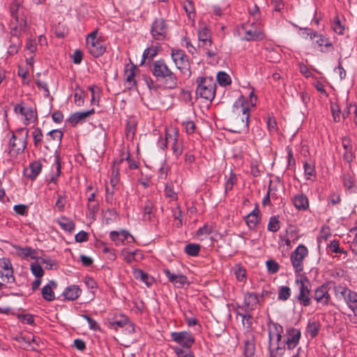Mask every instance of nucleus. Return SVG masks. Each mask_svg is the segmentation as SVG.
Segmentation results:
<instances>
[{"label": "nucleus", "instance_id": "obj_1", "mask_svg": "<svg viewBox=\"0 0 357 357\" xmlns=\"http://www.w3.org/2000/svg\"><path fill=\"white\" fill-rule=\"evenodd\" d=\"M274 331H269V350L273 357H300L301 348L296 349L282 348L280 347L282 329L280 326L273 325Z\"/></svg>", "mask_w": 357, "mask_h": 357}, {"label": "nucleus", "instance_id": "obj_2", "mask_svg": "<svg viewBox=\"0 0 357 357\" xmlns=\"http://www.w3.org/2000/svg\"><path fill=\"white\" fill-rule=\"evenodd\" d=\"M153 75L158 81H162L167 89H174L178 86V78L164 59L153 62L151 66Z\"/></svg>", "mask_w": 357, "mask_h": 357}, {"label": "nucleus", "instance_id": "obj_3", "mask_svg": "<svg viewBox=\"0 0 357 357\" xmlns=\"http://www.w3.org/2000/svg\"><path fill=\"white\" fill-rule=\"evenodd\" d=\"M197 84L196 95L206 100L212 101L215 95V81L211 77H199Z\"/></svg>", "mask_w": 357, "mask_h": 357}, {"label": "nucleus", "instance_id": "obj_4", "mask_svg": "<svg viewBox=\"0 0 357 357\" xmlns=\"http://www.w3.org/2000/svg\"><path fill=\"white\" fill-rule=\"evenodd\" d=\"M171 58L181 74L187 77L191 75L190 61L185 52L180 49H172Z\"/></svg>", "mask_w": 357, "mask_h": 357}, {"label": "nucleus", "instance_id": "obj_5", "mask_svg": "<svg viewBox=\"0 0 357 357\" xmlns=\"http://www.w3.org/2000/svg\"><path fill=\"white\" fill-rule=\"evenodd\" d=\"M86 44L88 52L93 57L98 58L106 51L105 42L100 37H98L97 30H94L87 35Z\"/></svg>", "mask_w": 357, "mask_h": 357}, {"label": "nucleus", "instance_id": "obj_6", "mask_svg": "<svg viewBox=\"0 0 357 357\" xmlns=\"http://www.w3.org/2000/svg\"><path fill=\"white\" fill-rule=\"evenodd\" d=\"M29 130H22L17 134H13L9 142L8 153L10 156L22 154L26 146Z\"/></svg>", "mask_w": 357, "mask_h": 357}, {"label": "nucleus", "instance_id": "obj_7", "mask_svg": "<svg viewBox=\"0 0 357 357\" xmlns=\"http://www.w3.org/2000/svg\"><path fill=\"white\" fill-rule=\"evenodd\" d=\"M337 298H342L348 307L357 316V293L343 286H338L335 289Z\"/></svg>", "mask_w": 357, "mask_h": 357}, {"label": "nucleus", "instance_id": "obj_8", "mask_svg": "<svg viewBox=\"0 0 357 357\" xmlns=\"http://www.w3.org/2000/svg\"><path fill=\"white\" fill-rule=\"evenodd\" d=\"M168 31L169 25L162 17L155 19L150 26V33L155 40H164L167 36Z\"/></svg>", "mask_w": 357, "mask_h": 357}, {"label": "nucleus", "instance_id": "obj_9", "mask_svg": "<svg viewBox=\"0 0 357 357\" xmlns=\"http://www.w3.org/2000/svg\"><path fill=\"white\" fill-rule=\"evenodd\" d=\"M14 112L18 116H20L21 120L26 126L34 123L37 120L36 112L31 106L23 102L14 106Z\"/></svg>", "mask_w": 357, "mask_h": 357}, {"label": "nucleus", "instance_id": "obj_10", "mask_svg": "<svg viewBox=\"0 0 357 357\" xmlns=\"http://www.w3.org/2000/svg\"><path fill=\"white\" fill-rule=\"evenodd\" d=\"M295 282L299 287V294L297 297L298 301L303 306L310 305L311 300L310 297V284L309 280L304 275H298L296 278Z\"/></svg>", "mask_w": 357, "mask_h": 357}, {"label": "nucleus", "instance_id": "obj_11", "mask_svg": "<svg viewBox=\"0 0 357 357\" xmlns=\"http://www.w3.org/2000/svg\"><path fill=\"white\" fill-rule=\"evenodd\" d=\"M307 36L310 40H313V47L322 53L327 52L328 48L333 47V44L330 39L323 34L312 31L307 33Z\"/></svg>", "mask_w": 357, "mask_h": 357}, {"label": "nucleus", "instance_id": "obj_12", "mask_svg": "<svg viewBox=\"0 0 357 357\" xmlns=\"http://www.w3.org/2000/svg\"><path fill=\"white\" fill-rule=\"evenodd\" d=\"M160 146L161 148L171 147L174 155H178L182 153L181 144L178 142V132L174 129L166 132L165 139L160 142Z\"/></svg>", "mask_w": 357, "mask_h": 357}, {"label": "nucleus", "instance_id": "obj_13", "mask_svg": "<svg viewBox=\"0 0 357 357\" xmlns=\"http://www.w3.org/2000/svg\"><path fill=\"white\" fill-rule=\"evenodd\" d=\"M234 108L236 109V112H242V116L241 117L238 116L234 119V123L236 128L235 132H241L248 130L249 123V108L244 106L243 104L238 105L237 102L234 105Z\"/></svg>", "mask_w": 357, "mask_h": 357}, {"label": "nucleus", "instance_id": "obj_14", "mask_svg": "<svg viewBox=\"0 0 357 357\" xmlns=\"http://www.w3.org/2000/svg\"><path fill=\"white\" fill-rule=\"evenodd\" d=\"M171 339L180 347L190 349L194 344L195 339L194 335L188 331L172 332Z\"/></svg>", "mask_w": 357, "mask_h": 357}, {"label": "nucleus", "instance_id": "obj_15", "mask_svg": "<svg viewBox=\"0 0 357 357\" xmlns=\"http://www.w3.org/2000/svg\"><path fill=\"white\" fill-rule=\"evenodd\" d=\"M241 33L245 40H258L264 38L261 27L255 23L245 24L241 26Z\"/></svg>", "mask_w": 357, "mask_h": 357}, {"label": "nucleus", "instance_id": "obj_16", "mask_svg": "<svg viewBox=\"0 0 357 357\" xmlns=\"http://www.w3.org/2000/svg\"><path fill=\"white\" fill-rule=\"evenodd\" d=\"M308 255L307 248L299 245L291 255V262L296 273L303 270V259Z\"/></svg>", "mask_w": 357, "mask_h": 357}, {"label": "nucleus", "instance_id": "obj_17", "mask_svg": "<svg viewBox=\"0 0 357 357\" xmlns=\"http://www.w3.org/2000/svg\"><path fill=\"white\" fill-rule=\"evenodd\" d=\"M0 277L7 282L14 281L12 264L8 258L0 259Z\"/></svg>", "mask_w": 357, "mask_h": 357}, {"label": "nucleus", "instance_id": "obj_18", "mask_svg": "<svg viewBox=\"0 0 357 357\" xmlns=\"http://www.w3.org/2000/svg\"><path fill=\"white\" fill-rule=\"evenodd\" d=\"M108 327L110 329L117 331L119 328L124 327H132V324L128 321V318L123 315L119 314L107 318ZM133 331V328H132Z\"/></svg>", "mask_w": 357, "mask_h": 357}, {"label": "nucleus", "instance_id": "obj_19", "mask_svg": "<svg viewBox=\"0 0 357 357\" xmlns=\"http://www.w3.org/2000/svg\"><path fill=\"white\" fill-rule=\"evenodd\" d=\"M300 338L301 332L299 330L293 328L288 329L282 348L296 349Z\"/></svg>", "mask_w": 357, "mask_h": 357}, {"label": "nucleus", "instance_id": "obj_20", "mask_svg": "<svg viewBox=\"0 0 357 357\" xmlns=\"http://www.w3.org/2000/svg\"><path fill=\"white\" fill-rule=\"evenodd\" d=\"M109 237L116 245L125 244L126 243H131L134 241L132 236L126 230L120 231H112L109 234Z\"/></svg>", "mask_w": 357, "mask_h": 357}, {"label": "nucleus", "instance_id": "obj_21", "mask_svg": "<svg viewBox=\"0 0 357 357\" xmlns=\"http://www.w3.org/2000/svg\"><path fill=\"white\" fill-rule=\"evenodd\" d=\"M165 275L176 288H183L185 285L188 284V281L184 275L175 274L172 273L169 269H164Z\"/></svg>", "mask_w": 357, "mask_h": 357}, {"label": "nucleus", "instance_id": "obj_22", "mask_svg": "<svg viewBox=\"0 0 357 357\" xmlns=\"http://www.w3.org/2000/svg\"><path fill=\"white\" fill-rule=\"evenodd\" d=\"M136 70L137 67L132 63L128 64L125 67L124 79L126 82V87L129 89H132L136 85V81L135 79Z\"/></svg>", "mask_w": 357, "mask_h": 357}, {"label": "nucleus", "instance_id": "obj_23", "mask_svg": "<svg viewBox=\"0 0 357 357\" xmlns=\"http://www.w3.org/2000/svg\"><path fill=\"white\" fill-rule=\"evenodd\" d=\"M314 299L317 303L327 305L330 299L328 287L325 285L319 287L314 291Z\"/></svg>", "mask_w": 357, "mask_h": 357}, {"label": "nucleus", "instance_id": "obj_24", "mask_svg": "<svg viewBox=\"0 0 357 357\" xmlns=\"http://www.w3.org/2000/svg\"><path fill=\"white\" fill-rule=\"evenodd\" d=\"M198 39L199 47L207 49V47L211 46V33L206 26H202L198 30Z\"/></svg>", "mask_w": 357, "mask_h": 357}, {"label": "nucleus", "instance_id": "obj_25", "mask_svg": "<svg viewBox=\"0 0 357 357\" xmlns=\"http://www.w3.org/2000/svg\"><path fill=\"white\" fill-rule=\"evenodd\" d=\"M41 168V162L40 161H34L24 169V174L26 177L33 180L40 172Z\"/></svg>", "mask_w": 357, "mask_h": 357}, {"label": "nucleus", "instance_id": "obj_26", "mask_svg": "<svg viewBox=\"0 0 357 357\" xmlns=\"http://www.w3.org/2000/svg\"><path fill=\"white\" fill-rule=\"evenodd\" d=\"M15 252L19 257H21L24 259H28L29 258L35 259L36 258V252L33 250L31 248L26 246V247H20L18 245L14 246Z\"/></svg>", "mask_w": 357, "mask_h": 357}, {"label": "nucleus", "instance_id": "obj_27", "mask_svg": "<svg viewBox=\"0 0 357 357\" xmlns=\"http://www.w3.org/2000/svg\"><path fill=\"white\" fill-rule=\"evenodd\" d=\"M255 347L254 337L252 334H248L247 339L244 341V356L254 357Z\"/></svg>", "mask_w": 357, "mask_h": 357}, {"label": "nucleus", "instance_id": "obj_28", "mask_svg": "<svg viewBox=\"0 0 357 357\" xmlns=\"http://www.w3.org/2000/svg\"><path fill=\"white\" fill-rule=\"evenodd\" d=\"M56 284L54 281H50L47 285L42 289L43 298L47 301H52L55 299L53 288H56Z\"/></svg>", "mask_w": 357, "mask_h": 357}, {"label": "nucleus", "instance_id": "obj_29", "mask_svg": "<svg viewBox=\"0 0 357 357\" xmlns=\"http://www.w3.org/2000/svg\"><path fill=\"white\" fill-rule=\"evenodd\" d=\"M94 113V109H92L85 112H78L70 115L69 121L74 125L82 122L88 116Z\"/></svg>", "mask_w": 357, "mask_h": 357}, {"label": "nucleus", "instance_id": "obj_30", "mask_svg": "<svg viewBox=\"0 0 357 357\" xmlns=\"http://www.w3.org/2000/svg\"><path fill=\"white\" fill-rule=\"evenodd\" d=\"M81 294V289L76 285H70L68 287L64 292L63 296L69 301L77 299Z\"/></svg>", "mask_w": 357, "mask_h": 357}, {"label": "nucleus", "instance_id": "obj_31", "mask_svg": "<svg viewBox=\"0 0 357 357\" xmlns=\"http://www.w3.org/2000/svg\"><path fill=\"white\" fill-rule=\"evenodd\" d=\"M294 206L299 210H305L308 206V199L306 196L303 194L296 195L293 199Z\"/></svg>", "mask_w": 357, "mask_h": 357}, {"label": "nucleus", "instance_id": "obj_32", "mask_svg": "<svg viewBox=\"0 0 357 357\" xmlns=\"http://www.w3.org/2000/svg\"><path fill=\"white\" fill-rule=\"evenodd\" d=\"M259 302L257 296L254 293H247L244 297L245 305L248 310H253Z\"/></svg>", "mask_w": 357, "mask_h": 357}, {"label": "nucleus", "instance_id": "obj_33", "mask_svg": "<svg viewBox=\"0 0 357 357\" xmlns=\"http://www.w3.org/2000/svg\"><path fill=\"white\" fill-rule=\"evenodd\" d=\"M259 211L258 209L253 210L251 213H250L245 218V221L248 227L250 229H253L255 227L257 224L259 222Z\"/></svg>", "mask_w": 357, "mask_h": 357}, {"label": "nucleus", "instance_id": "obj_34", "mask_svg": "<svg viewBox=\"0 0 357 357\" xmlns=\"http://www.w3.org/2000/svg\"><path fill=\"white\" fill-rule=\"evenodd\" d=\"M22 340L28 344L27 346H24V347L32 350H36L40 343V339L36 336H32L31 337H22Z\"/></svg>", "mask_w": 357, "mask_h": 357}, {"label": "nucleus", "instance_id": "obj_35", "mask_svg": "<svg viewBox=\"0 0 357 357\" xmlns=\"http://www.w3.org/2000/svg\"><path fill=\"white\" fill-rule=\"evenodd\" d=\"M183 8L191 20H194L195 17V6L192 1L185 0L183 2Z\"/></svg>", "mask_w": 357, "mask_h": 357}, {"label": "nucleus", "instance_id": "obj_36", "mask_svg": "<svg viewBox=\"0 0 357 357\" xmlns=\"http://www.w3.org/2000/svg\"><path fill=\"white\" fill-rule=\"evenodd\" d=\"M135 277L136 279H140L142 281H143L148 287L151 286L154 281L153 278L149 275L144 271L141 270H137L135 272Z\"/></svg>", "mask_w": 357, "mask_h": 357}, {"label": "nucleus", "instance_id": "obj_37", "mask_svg": "<svg viewBox=\"0 0 357 357\" xmlns=\"http://www.w3.org/2000/svg\"><path fill=\"white\" fill-rule=\"evenodd\" d=\"M63 132L59 130H53L48 132L47 140V141H54L56 146H58L62 139Z\"/></svg>", "mask_w": 357, "mask_h": 357}, {"label": "nucleus", "instance_id": "obj_38", "mask_svg": "<svg viewBox=\"0 0 357 357\" xmlns=\"http://www.w3.org/2000/svg\"><path fill=\"white\" fill-rule=\"evenodd\" d=\"M158 52V46H151L150 47L146 48L143 53V60L142 63H145V61L148 60L152 59L155 57Z\"/></svg>", "mask_w": 357, "mask_h": 357}, {"label": "nucleus", "instance_id": "obj_39", "mask_svg": "<svg viewBox=\"0 0 357 357\" xmlns=\"http://www.w3.org/2000/svg\"><path fill=\"white\" fill-rule=\"evenodd\" d=\"M333 30L337 33L338 35H343L344 31V26L342 24V21L340 20L338 15L335 16L333 24H332Z\"/></svg>", "mask_w": 357, "mask_h": 357}, {"label": "nucleus", "instance_id": "obj_40", "mask_svg": "<svg viewBox=\"0 0 357 357\" xmlns=\"http://www.w3.org/2000/svg\"><path fill=\"white\" fill-rule=\"evenodd\" d=\"M172 349L176 354L177 357H195L190 349H184L178 346L172 347Z\"/></svg>", "mask_w": 357, "mask_h": 357}, {"label": "nucleus", "instance_id": "obj_41", "mask_svg": "<svg viewBox=\"0 0 357 357\" xmlns=\"http://www.w3.org/2000/svg\"><path fill=\"white\" fill-rule=\"evenodd\" d=\"M58 223L60 225V227L67 231H71L75 229V224L74 222L66 218H61L58 220Z\"/></svg>", "mask_w": 357, "mask_h": 357}, {"label": "nucleus", "instance_id": "obj_42", "mask_svg": "<svg viewBox=\"0 0 357 357\" xmlns=\"http://www.w3.org/2000/svg\"><path fill=\"white\" fill-rule=\"evenodd\" d=\"M217 82L220 86H226L231 84L230 76L225 72H219L217 74Z\"/></svg>", "mask_w": 357, "mask_h": 357}, {"label": "nucleus", "instance_id": "obj_43", "mask_svg": "<svg viewBox=\"0 0 357 357\" xmlns=\"http://www.w3.org/2000/svg\"><path fill=\"white\" fill-rule=\"evenodd\" d=\"M268 230L275 232L280 228V221L278 216H273L270 218L268 226Z\"/></svg>", "mask_w": 357, "mask_h": 357}, {"label": "nucleus", "instance_id": "obj_44", "mask_svg": "<svg viewBox=\"0 0 357 357\" xmlns=\"http://www.w3.org/2000/svg\"><path fill=\"white\" fill-rule=\"evenodd\" d=\"M117 162H114V166L112 169L111 176H110V185L114 188L117 183H119V168L116 167V163Z\"/></svg>", "mask_w": 357, "mask_h": 357}, {"label": "nucleus", "instance_id": "obj_45", "mask_svg": "<svg viewBox=\"0 0 357 357\" xmlns=\"http://www.w3.org/2000/svg\"><path fill=\"white\" fill-rule=\"evenodd\" d=\"M21 8V2L19 0L14 1L10 8V12L13 18L15 19L16 21L19 20L18 13L20 9Z\"/></svg>", "mask_w": 357, "mask_h": 357}, {"label": "nucleus", "instance_id": "obj_46", "mask_svg": "<svg viewBox=\"0 0 357 357\" xmlns=\"http://www.w3.org/2000/svg\"><path fill=\"white\" fill-rule=\"evenodd\" d=\"M319 328L320 324L318 321H312L308 324L307 331L312 337H314L317 335Z\"/></svg>", "mask_w": 357, "mask_h": 357}, {"label": "nucleus", "instance_id": "obj_47", "mask_svg": "<svg viewBox=\"0 0 357 357\" xmlns=\"http://www.w3.org/2000/svg\"><path fill=\"white\" fill-rule=\"evenodd\" d=\"M200 251V246L197 244L190 243L188 244L185 248V252L190 256L198 255Z\"/></svg>", "mask_w": 357, "mask_h": 357}, {"label": "nucleus", "instance_id": "obj_48", "mask_svg": "<svg viewBox=\"0 0 357 357\" xmlns=\"http://www.w3.org/2000/svg\"><path fill=\"white\" fill-rule=\"evenodd\" d=\"M291 295V289L289 287L282 286L280 288L278 291V299L282 301H287Z\"/></svg>", "mask_w": 357, "mask_h": 357}, {"label": "nucleus", "instance_id": "obj_49", "mask_svg": "<svg viewBox=\"0 0 357 357\" xmlns=\"http://www.w3.org/2000/svg\"><path fill=\"white\" fill-rule=\"evenodd\" d=\"M32 136L35 146H38L40 144L43 137L42 130L39 128H35L32 132Z\"/></svg>", "mask_w": 357, "mask_h": 357}, {"label": "nucleus", "instance_id": "obj_50", "mask_svg": "<svg viewBox=\"0 0 357 357\" xmlns=\"http://www.w3.org/2000/svg\"><path fill=\"white\" fill-rule=\"evenodd\" d=\"M153 208V203L150 201L146 202L144 208V217L146 220H151L152 218V210Z\"/></svg>", "mask_w": 357, "mask_h": 357}, {"label": "nucleus", "instance_id": "obj_51", "mask_svg": "<svg viewBox=\"0 0 357 357\" xmlns=\"http://www.w3.org/2000/svg\"><path fill=\"white\" fill-rule=\"evenodd\" d=\"M95 192H92L88 197V208L94 213L98 210V204L95 202Z\"/></svg>", "mask_w": 357, "mask_h": 357}, {"label": "nucleus", "instance_id": "obj_52", "mask_svg": "<svg viewBox=\"0 0 357 357\" xmlns=\"http://www.w3.org/2000/svg\"><path fill=\"white\" fill-rule=\"evenodd\" d=\"M31 271L32 273L38 278H41L44 274V271L38 263H33L31 265Z\"/></svg>", "mask_w": 357, "mask_h": 357}, {"label": "nucleus", "instance_id": "obj_53", "mask_svg": "<svg viewBox=\"0 0 357 357\" xmlns=\"http://www.w3.org/2000/svg\"><path fill=\"white\" fill-rule=\"evenodd\" d=\"M121 256L123 257V259L128 263L130 264L135 261L133 251H130L128 249H123L121 251Z\"/></svg>", "mask_w": 357, "mask_h": 357}, {"label": "nucleus", "instance_id": "obj_54", "mask_svg": "<svg viewBox=\"0 0 357 357\" xmlns=\"http://www.w3.org/2000/svg\"><path fill=\"white\" fill-rule=\"evenodd\" d=\"M236 176L233 173H230V175L225 182V192L231 190L233 188L234 185L236 183Z\"/></svg>", "mask_w": 357, "mask_h": 357}, {"label": "nucleus", "instance_id": "obj_55", "mask_svg": "<svg viewBox=\"0 0 357 357\" xmlns=\"http://www.w3.org/2000/svg\"><path fill=\"white\" fill-rule=\"evenodd\" d=\"M74 101L77 106H82L84 104V91L78 89L74 94Z\"/></svg>", "mask_w": 357, "mask_h": 357}, {"label": "nucleus", "instance_id": "obj_56", "mask_svg": "<svg viewBox=\"0 0 357 357\" xmlns=\"http://www.w3.org/2000/svg\"><path fill=\"white\" fill-rule=\"evenodd\" d=\"M266 267L271 273H275L279 270L278 264L273 260H268L266 261Z\"/></svg>", "mask_w": 357, "mask_h": 357}, {"label": "nucleus", "instance_id": "obj_57", "mask_svg": "<svg viewBox=\"0 0 357 357\" xmlns=\"http://www.w3.org/2000/svg\"><path fill=\"white\" fill-rule=\"evenodd\" d=\"M245 270L242 267H237L234 269V274L238 281L243 282L245 280Z\"/></svg>", "mask_w": 357, "mask_h": 357}, {"label": "nucleus", "instance_id": "obj_58", "mask_svg": "<svg viewBox=\"0 0 357 357\" xmlns=\"http://www.w3.org/2000/svg\"><path fill=\"white\" fill-rule=\"evenodd\" d=\"M165 196L169 198L170 200H175L177 199L176 193L174 191V189L171 185H167L165 186Z\"/></svg>", "mask_w": 357, "mask_h": 357}, {"label": "nucleus", "instance_id": "obj_59", "mask_svg": "<svg viewBox=\"0 0 357 357\" xmlns=\"http://www.w3.org/2000/svg\"><path fill=\"white\" fill-rule=\"evenodd\" d=\"M20 46V43L18 40L17 42L13 41L8 49V53L11 56L16 54L18 52Z\"/></svg>", "mask_w": 357, "mask_h": 357}, {"label": "nucleus", "instance_id": "obj_60", "mask_svg": "<svg viewBox=\"0 0 357 357\" xmlns=\"http://www.w3.org/2000/svg\"><path fill=\"white\" fill-rule=\"evenodd\" d=\"M213 227L212 225H205L197 231V236H203L210 234L213 231Z\"/></svg>", "mask_w": 357, "mask_h": 357}, {"label": "nucleus", "instance_id": "obj_61", "mask_svg": "<svg viewBox=\"0 0 357 357\" xmlns=\"http://www.w3.org/2000/svg\"><path fill=\"white\" fill-rule=\"evenodd\" d=\"M267 127L270 132H274L278 129L277 122L274 118L268 117L267 120Z\"/></svg>", "mask_w": 357, "mask_h": 357}, {"label": "nucleus", "instance_id": "obj_62", "mask_svg": "<svg viewBox=\"0 0 357 357\" xmlns=\"http://www.w3.org/2000/svg\"><path fill=\"white\" fill-rule=\"evenodd\" d=\"M304 169H305V172L306 175H307V176L314 175V163L312 162L311 161L305 162Z\"/></svg>", "mask_w": 357, "mask_h": 357}, {"label": "nucleus", "instance_id": "obj_63", "mask_svg": "<svg viewBox=\"0 0 357 357\" xmlns=\"http://www.w3.org/2000/svg\"><path fill=\"white\" fill-rule=\"evenodd\" d=\"M66 205V200L65 197L61 195L58 196V199L56 202V207L58 208L59 211H62L64 210Z\"/></svg>", "mask_w": 357, "mask_h": 357}, {"label": "nucleus", "instance_id": "obj_64", "mask_svg": "<svg viewBox=\"0 0 357 357\" xmlns=\"http://www.w3.org/2000/svg\"><path fill=\"white\" fill-rule=\"evenodd\" d=\"M14 211L19 215H25L27 213L28 208L26 205L19 204L14 206Z\"/></svg>", "mask_w": 357, "mask_h": 357}]
</instances>
